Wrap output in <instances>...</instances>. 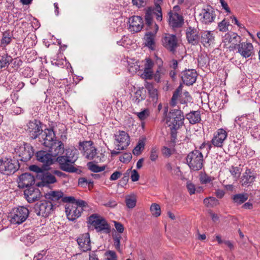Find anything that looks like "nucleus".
<instances>
[{"label": "nucleus", "instance_id": "obj_1", "mask_svg": "<svg viewBox=\"0 0 260 260\" xmlns=\"http://www.w3.org/2000/svg\"><path fill=\"white\" fill-rule=\"evenodd\" d=\"M78 158V150L74 147H71L66 149V155L58 156L57 161L60 165L61 169L63 171L74 173L77 171L72 164Z\"/></svg>", "mask_w": 260, "mask_h": 260}, {"label": "nucleus", "instance_id": "obj_2", "mask_svg": "<svg viewBox=\"0 0 260 260\" xmlns=\"http://www.w3.org/2000/svg\"><path fill=\"white\" fill-rule=\"evenodd\" d=\"M184 116L180 110H171L166 117V123L170 127L172 137L175 139L177 136V130L183 124Z\"/></svg>", "mask_w": 260, "mask_h": 260}, {"label": "nucleus", "instance_id": "obj_3", "mask_svg": "<svg viewBox=\"0 0 260 260\" xmlns=\"http://www.w3.org/2000/svg\"><path fill=\"white\" fill-rule=\"evenodd\" d=\"M191 98L188 91L182 92V85L180 84L174 91L172 97L170 102V105L174 107L177 105L178 101V109L183 110L187 106V104L190 102Z\"/></svg>", "mask_w": 260, "mask_h": 260}, {"label": "nucleus", "instance_id": "obj_4", "mask_svg": "<svg viewBox=\"0 0 260 260\" xmlns=\"http://www.w3.org/2000/svg\"><path fill=\"white\" fill-rule=\"evenodd\" d=\"M186 161L190 169L194 171L201 170L205 162L202 153L198 150L189 152L186 157Z\"/></svg>", "mask_w": 260, "mask_h": 260}, {"label": "nucleus", "instance_id": "obj_5", "mask_svg": "<svg viewBox=\"0 0 260 260\" xmlns=\"http://www.w3.org/2000/svg\"><path fill=\"white\" fill-rule=\"evenodd\" d=\"M29 215L28 209L24 206L13 208L10 212L8 218L12 224H20L24 222Z\"/></svg>", "mask_w": 260, "mask_h": 260}, {"label": "nucleus", "instance_id": "obj_6", "mask_svg": "<svg viewBox=\"0 0 260 260\" xmlns=\"http://www.w3.org/2000/svg\"><path fill=\"white\" fill-rule=\"evenodd\" d=\"M154 7H147V31L154 27V23H156L151 16L155 15L158 22H161L162 20V9L160 5L162 2H154Z\"/></svg>", "mask_w": 260, "mask_h": 260}, {"label": "nucleus", "instance_id": "obj_7", "mask_svg": "<svg viewBox=\"0 0 260 260\" xmlns=\"http://www.w3.org/2000/svg\"><path fill=\"white\" fill-rule=\"evenodd\" d=\"M127 69L132 74H137L146 81V60L135 61L131 59L127 60Z\"/></svg>", "mask_w": 260, "mask_h": 260}, {"label": "nucleus", "instance_id": "obj_8", "mask_svg": "<svg viewBox=\"0 0 260 260\" xmlns=\"http://www.w3.org/2000/svg\"><path fill=\"white\" fill-rule=\"evenodd\" d=\"M87 204L83 200H78L75 205H67L66 213L69 220L74 221L81 216L83 208L86 207Z\"/></svg>", "mask_w": 260, "mask_h": 260}, {"label": "nucleus", "instance_id": "obj_9", "mask_svg": "<svg viewBox=\"0 0 260 260\" xmlns=\"http://www.w3.org/2000/svg\"><path fill=\"white\" fill-rule=\"evenodd\" d=\"M19 168L18 161L10 158L4 157L0 159V172L3 174L10 175L14 174Z\"/></svg>", "mask_w": 260, "mask_h": 260}, {"label": "nucleus", "instance_id": "obj_10", "mask_svg": "<svg viewBox=\"0 0 260 260\" xmlns=\"http://www.w3.org/2000/svg\"><path fill=\"white\" fill-rule=\"evenodd\" d=\"M79 150L83 152V155L89 159H94V161L98 162L100 158L97 156L96 149L93 146V143L91 141H85L80 142L79 145Z\"/></svg>", "mask_w": 260, "mask_h": 260}, {"label": "nucleus", "instance_id": "obj_11", "mask_svg": "<svg viewBox=\"0 0 260 260\" xmlns=\"http://www.w3.org/2000/svg\"><path fill=\"white\" fill-rule=\"evenodd\" d=\"M114 144L117 150H124L130 144V137L125 131H118L114 135Z\"/></svg>", "mask_w": 260, "mask_h": 260}, {"label": "nucleus", "instance_id": "obj_12", "mask_svg": "<svg viewBox=\"0 0 260 260\" xmlns=\"http://www.w3.org/2000/svg\"><path fill=\"white\" fill-rule=\"evenodd\" d=\"M88 221L97 232H109V225L103 217L96 214H92L89 217Z\"/></svg>", "mask_w": 260, "mask_h": 260}, {"label": "nucleus", "instance_id": "obj_13", "mask_svg": "<svg viewBox=\"0 0 260 260\" xmlns=\"http://www.w3.org/2000/svg\"><path fill=\"white\" fill-rule=\"evenodd\" d=\"M255 121L253 115L245 114L237 117L235 120V124L238 125L242 129L247 130L254 126Z\"/></svg>", "mask_w": 260, "mask_h": 260}, {"label": "nucleus", "instance_id": "obj_14", "mask_svg": "<svg viewBox=\"0 0 260 260\" xmlns=\"http://www.w3.org/2000/svg\"><path fill=\"white\" fill-rule=\"evenodd\" d=\"M163 46L173 54H175L178 46V40L175 35L166 34L162 39Z\"/></svg>", "mask_w": 260, "mask_h": 260}, {"label": "nucleus", "instance_id": "obj_15", "mask_svg": "<svg viewBox=\"0 0 260 260\" xmlns=\"http://www.w3.org/2000/svg\"><path fill=\"white\" fill-rule=\"evenodd\" d=\"M15 151L20 157V160L23 161L30 160L34 154L33 147L27 143H23V145L16 148Z\"/></svg>", "mask_w": 260, "mask_h": 260}, {"label": "nucleus", "instance_id": "obj_16", "mask_svg": "<svg viewBox=\"0 0 260 260\" xmlns=\"http://www.w3.org/2000/svg\"><path fill=\"white\" fill-rule=\"evenodd\" d=\"M241 37L236 32H229L223 37L222 42L225 45L231 44L229 48L230 50L236 49L238 43H240Z\"/></svg>", "mask_w": 260, "mask_h": 260}, {"label": "nucleus", "instance_id": "obj_17", "mask_svg": "<svg viewBox=\"0 0 260 260\" xmlns=\"http://www.w3.org/2000/svg\"><path fill=\"white\" fill-rule=\"evenodd\" d=\"M228 137V133L222 128L218 129L213 135L211 142L214 147L222 148Z\"/></svg>", "mask_w": 260, "mask_h": 260}, {"label": "nucleus", "instance_id": "obj_18", "mask_svg": "<svg viewBox=\"0 0 260 260\" xmlns=\"http://www.w3.org/2000/svg\"><path fill=\"white\" fill-rule=\"evenodd\" d=\"M128 29L132 32L140 31L144 26L143 18L139 16H133L129 18Z\"/></svg>", "mask_w": 260, "mask_h": 260}, {"label": "nucleus", "instance_id": "obj_19", "mask_svg": "<svg viewBox=\"0 0 260 260\" xmlns=\"http://www.w3.org/2000/svg\"><path fill=\"white\" fill-rule=\"evenodd\" d=\"M169 25L173 28L181 27L183 23V17L176 12L170 10L168 13Z\"/></svg>", "mask_w": 260, "mask_h": 260}, {"label": "nucleus", "instance_id": "obj_20", "mask_svg": "<svg viewBox=\"0 0 260 260\" xmlns=\"http://www.w3.org/2000/svg\"><path fill=\"white\" fill-rule=\"evenodd\" d=\"M54 210V206L50 201H44L36 207L37 214L43 217H47L51 214Z\"/></svg>", "mask_w": 260, "mask_h": 260}, {"label": "nucleus", "instance_id": "obj_21", "mask_svg": "<svg viewBox=\"0 0 260 260\" xmlns=\"http://www.w3.org/2000/svg\"><path fill=\"white\" fill-rule=\"evenodd\" d=\"M198 73L194 69H186L181 73V79L187 86L192 85L197 80Z\"/></svg>", "mask_w": 260, "mask_h": 260}, {"label": "nucleus", "instance_id": "obj_22", "mask_svg": "<svg viewBox=\"0 0 260 260\" xmlns=\"http://www.w3.org/2000/svg\"><path fill=\"white\" fill-rule=\"evenodd\" d=\"M200 21L204 24H209L214 21L216 14L213 8L210 6L202 10L200 14Z\"/></svg>", "mask_w": 260, "mask_h": 260}, {"label": "nucleus", "instance_id": "obj_23", "mask_svg": "<svg viewBox=\"0 0 260 260\" xmlns=\"http://www.w3.org/2000/svg\"><path fill=\"white\" fill-rule=\"evenodd\" d=\"M41 123L40 121L35 120L28 123L27 131L29 133L30 137L35 139L43 132L41 127Z\"/></svg>", "mask_w": 260, "mask_h": 260}, {"label": "nucleus", "instance_id": "obj_24", "mask_svg": "<svg viewBox=\"0 0 260 260\" xmlns=\"http://www.w3.org/2000/svg\"><path fill=\"white\" fill-rule=\"evenodd\" d=\"M256 177V173L250 169H246L241 178L240 182L242 186L248 187L255 181Z\"/></svg>", "mask_w": 260, "mask_h": 260}, {"label": "nucleus", "instance_id": "obj_25", "mask_svg": "<svg viewBox=\"0 0 260 260\" xmlns=\"http://www.w3.org/2000/svg\"><path fill=\"white\" fill-rule=\"evenodd\" d=\"M186 37L188 42L191 45H197L200 41V35L198 30L194 27L189 26L185 30Z\"/></svg>", "mask_w": 260, "mask_h": 260}, {"label": "nucleus", "instance_id": "obj_26", "mask_svg": "<svg viewBox=\"0 0 260 260\" xmlns=\"http://www.w3.org/2000/svg\"><path fill=\"white\" fill-rule=\"evenodd\" d=\"M55 135L52 129H46L42 134L40 142L46 148L55 141Z\"/></svg>", "mask_w": 260, "mask_h": 260}, {"label": "nucleus", "instance_id": "obj_27", "mask_svg": "<svg viewBox=\"0 0 260 260\" xmlns=\"http://www.w3.org/2000/svg\"><path fill=\"white\" fill-rule=\"evenodd\" d=\"M37 160L43 164L44 169H47V167L53 162V159L50 153L45 151H40L36 153Z\"/></svg>", "mask_w": 260, "mask_h": 260}, {"label": "nucleus", "instance_id": "obj_28", "mask_svg": "<svg viewBox=\"0 0 260 260\" xmlns=\"http://www.w3.org/2000/svg\"><path fill=\"white\" fill-rule=\"evenodd\" d=\"M238 52L243 57L247 58L251 55L253 52V45L250 43L242 42L238 44L237 48Z\"/></svg>", "mask_w": 260, "mask_h": 260}, {"label": "nucleus", "instance_id": "obj_29", "mask_svg": "<svg viewBox=\"0 0 260 260\" xmlns=\"http://www.w3.org/2000/svg\"><path fill=\"white\" fill-rule=\"evenodd\" d=\"M80 249L86 252L91 249L90 240L89 235L88 233L80 235L77 240Z\"/></svg>", "mask_w": 260, "mask_h": 260}, {"label": "nucleus", "instance_id": "obj_30", "mask_svg": "<svg viewBox=\"0 0 260 260\" xmlns=\"http://www.w3.org/2000/svg\"><path fill=\"white\" fill-rule=\"evenodd\" d=\"M200 39L201 43L207 47L214 43L215 36L213 31L204 30L201 32Z\"/></svg>", "mask_w": 260, "mask_h": 260}, {"label": "nucleus", "instance_id": "obj_31", "mask_svg": "<svg viewBox=\"0 0 260 260\" xmlns=\"http://www.w3.org/2000/svg\"><path fill=\"white\" fill-rule=\"evenodd\" d=\"M34 177L29 173H24L19 177V181L18 182V186L20 188H29L35 183Z\"/></svg>", "mask_w": 260, "mask_h": 260}, {"label": "nucleus", "instance_id": "obj_32", "mask_svg": "<svg viewBox=\"0 0 260 260\" xmlns=\"http://www.w3.org/2000/svg\"><path fill=\"white\" fill-rule=\"evenodd\" d=\"M50 146H49L48 152L52 156H56L58 154H61L64 151V146L63 143L60 141L55 140Z\"/></svg>", "mask_w": 260, "mask_h": 260}, {"label": "nucleus", "instance_id": "obj_33", "mask_svg": "<svg viewBox=\"0 0 260 260\" xmlns=\"http://www.w3.org/2000/svg\"><path fill=\"white\" fill-rule=\"evenodd\" d=\"M24 196L29 203H32L39 200L41 197V193L38 188L29 187L24 192Z\"/></svg>", "mask_w": 260, "mask_h": 260}, {"label": "nucleus", "instance_id": "obj_34", "mask_svg": "<svg viewBox=\"0 0 260 260\" xmlns=\"http://www.w3.org/2000/svg\"><path fill=\"white\" fill-rule=\"evenodd\" d=\"M158 28V25L154 23V27L151 28L152 30L147 31V47L151 50L155 49V38Z\"/></svg>", "mask_w": 260, "mask_h": 260}, {"label": "nucleus", "instance_id": "obj_35", "mask_svg": "<svg viewBox=\"0 0 260 260\" xmlns=\"http://www.w3.org/2000/svg\"><path fill=\"white\" fill-rule=\"evenodd\" d=\"M186 118L191 124L199 123L201 120L200 111L199 110L190 111L186 115Z\"/></svg>", "mask_w": 260, "mask_h": 260}, {"label": "nucleus", "instance_id": "obj_36", "mask_svg": "<svg viewBox=\"0 0 260 260\" xmlns=\"http://www.w3.org/2000/svg\"><path fill=\"white\" fill-rule=\"evenodd\" d=\"M162 65H159L157 69L154 73L152 68H148V77H147V80H151L154 79V81L156 83H159L160 82V72L161 71Z\"/></svg>", "mask_w": 260, "mask_h": 260}, {"label": "nucleus", "instance_id": "obj_37", "mask_svg": "<svg viewBox=\"0 0 260 260\" xmlns=\"http://www.w3.org/2000/svg\"><path fill=\"white\" fill-rule=\"evenodd\" d=\"M248 199V194L247 193H241L234 194L232 197L233 203L237 206L241 205Z\"/></svg>", "mask_w": 260, "mask_h": 260}, {"label": "nucleus", "instance_id": "obj_38", "mask_svg": "<svg viewBox=\"0 0 260 260\" xmlns=\"http://www.w3.org/2000/svg\"><path fill=\"white\" fill-rule=\"evenodd\" d=\"M147 90L149 92L150 102L156 103L158 100L157 89L154 87L152 83L147 82Z\"/></svg>", "mask_w": 260, "mask_h": 260}, {"label": "nucleus", "instance_id": "obj_39", "mask_svg": "<svg viewBox=\"0 0 260 260\" xmlns=\"http://www.w3.org/2000/svg\"><path fill=\"white\" fill-rule=\"evenodd\" d=\"M13 38V35L12 32L10 30L4 31L2 34L0 46L4 47H6L11 43Z\"/></svg>", "mask_w": 260, "mask_h": 260}, {"label": "nucleus", "instance_id": "obj_40", "mask_svg": "<svg viewBox=\"0 0 260 260\" xmlns=\"http://www.w3.org/2000/svg\"><path fill=\"white\" fill-rule=\"evenodd\" d=\"M63 192L61 191H50L45 194L46 199L52 201H56L62 198Z\"/></svg>", "mask_w": 260, "mask_h": 260}, {"label": "nucleus", "instance_id": "obj_41", "mask_svg": "<svg viewBox=\"0 0 260 260\" xmlns=\"http://www.w3.org/2000/svg\"><path fill=\"white\" fill-rule=\"evenodd\" d=\"M12 60V57L8 55V54H5L3 55L0 56V69L8 67Z\"/></svg>", "mask_w": 260, "mask_h": 260}, {"label": "nucleus", "instance_id": "obj_42", "mask_svg": "<svg viewBox=\"0 0 260 260\" xmlns=\"http://www.w3.org/2000/svg\"><path fill=\"white\" fill-rule=\"evenodd\" d=\"M56 182L55 177L50 174H46L43 175L42 178V183L43 186L47 185L48 184H52Z\"/></svg>", "mask_w": 260, "mask_h": 260}, {"label": "nucleus", "instance_id": "obj_43", "mask_svg": "<svg viewBox=\"0 0 260 260\" xmlns=\"http://www.w3.org/2000/svg\"><path fill=\"white\" fill-rule=\"evenodd\" d=\"M214 178L209 176L206 173L201 172L199 175V180L202 184H207L212 182Z\"/></svg>", "mask_w": 260, "mask_h": 260}, {"label": "nucleus", "instance_id": "obj_44", "mask_svg": "<svg viewBox=\"0 0 260 260\" xmlns=\"http://www.w3.org/2000/svg\"><path fill=\"white\" fill-rule=\"evenodd\" d=\"M198 66L200 67H206L209 62V58L207 55L201 54L198 58Z\"/></svg>", "mask_w": 260, "mask_h": 260}, {"label": "nucleus", "instance_id": "obj_45", "mask_svg": "<svg viewBox=\"0 0 260 260\" xmlns=\"http://www.w3.org/2000/svg\"><path fill=\"white\" fill-rule=\"evenodd\" d=\"M152 215L156 217L160 215L161 210L159 205L157 204H152L150 208Z\"/></svg>", "mask_w": 260, "mask_h": 260}, {"label": "nucleus", "instance_id": "obj_46", "mask_svg": "<svg viewBox=\"0 0 260 260\" xmlns=\"http://www.w3.org/2000/svg\"><path fill=\"white\" fill-rule=\"evenodd\" d=\"M145 146V143L143 141H139L138 144L134 148L133 151V153L134 155H139L142 150H144Z\"/></svg>", "mask_w": 260, "mask_h": 260}, {"label": "nucleus", "instance_id": "obj_47", "mask_svg": "<svg viewBox=\"0 0 260 260\" xmlns=\"http://www.w3.org/2000/svg\"><path fill=\"white\" fill-rule=\"evenodd\" d=\"M230 23L225 19L222 20L218 24V28L220 31L226 32L229 30Z\"/></svg>", "mask_w": 260, "mask_h": 260}, {"label": "nucleus", "instance_id": "obj_48", "mask_svg": "<svg viewBox=\"0 0 260 260\" xmlns=\"http://www.w3.org/2000/svg\"><path fill=\"white\" fill-rule=\"evenodd\" d=\"M88 168L92 172L98 173L104 171L105 169V166L99 167L96 165L94 164L92 162H89L87 164Z\"/></svg>", "mask_w": 260, "mask_h": 260}, {"label": "nucleus", "instance_id": "obj_49", "mask_svg": "<svg viewBox=\"0 0 260 260\" xmlns=\"http://www.w3.org/2000/svg\"><path fill=\"white\" fill-rule=\"evenodd\" d=\"M21 241L23 242L26 245L30 246L35 241V239L34 236L27 235L22 237L21 238Z\"/></svg>", "mask_w": 260, "mask_h": 260}, {"label": "nucleus", "instance_id": "obj_50", "mask_svg": "<svg viewBox=\"0 0 260 260\" xmlns=\"http://www.w3.org/2000/svg\"><path fill=\"white\" fill-rule=\"evenodd\" d=\"M143 89H139L136 92L133 100L136 103H139L141 101L145 99V95L143 94Z\"/></svg>", "mask_w": 260, "mask_h": 260}, {"label": "nucleus", "instance_id": "obj_51", "mask_svg": "<svg viewBox=\"0 0 260 260\" xmlns=\"http://www.w3.org/2000/svg\"><path fill=\"white\" fill-rule=\"evenodd\" d=\"M104 256L106 260H117L116 252L113 250H107L105 252Z\"/></svg>", "mask_w": 260, "mask_h": 260}, {"label": "nucleus", "instance_id": "obj_52", "mask_svg": "<svg viewBox=\"0 0 260 260\" xmlns=\"http://www.w3.org/2000/svg\"><path fill=\"white\" fill-rule=\"evenodd\" d=\"M118 43L119 45L127 48H128V45H130L132 44L131 40L126 36H123L121 39L118 42Z\"/></svg>", "mask_w": 260, "mask_h": 260}, {"label": "nucleus", "instance_id": "obj_53", "mask_svg": "<svg viewBox=\"0 0 260 260\" xmlns=\"http://www.w3.org/2000/svg\"><path fill=\"white\" fill-rule=\"evenodd\" d=\"M131 173V178L134 182L137 181L139 179V175L136 170H132L131 169H128L126 171V174H129Z\"/></svg>", "mask_w": 260, "mask_h": 260}, {"label": "nucleus", "instance_id": "obj_54", "mask_svg": "<svg viewBox=\"0 0 260 260\" xmlns=\"http://www.w3.org/2000/svg\"><path fill=\"white\" fill-rule=\"evenodd\" d=\"M158 156V148L156 147L152 148L150 152V159L153 161H155L157 159Z\"/></svg>", "mask_w": 260, "mask_h": 260}, {"label": "nucleus", "instance_id": "obj_55", "mask_svg": "<svg viewBox=\"0 0 260 260\" xmlns=\"http://www.w3.org/2000/svg\"><path fill=\"white\" fill-rule=\"evenodd\" d=\"M132 158L131 153H125L119 157V160L123 163H127L130 161Z\"/></svg>", "mask_w": 260, "mask_h": 260}, {"label": "nucleus", "instance_id": "obj_56", "mask_svg": "<svg viewBox=\"0 0 260 260\" xmlns=\"http://www.w3.org/2000/svg\"><path fill=\"white\" fill-rule=\"evenodd\" d=\"M113 241H114V245L115 247V248L119 251H120V241L121 238V236L120 235H116L115 236H113Z\"/></svg>", "mask_w": 260, "mask_h": 260}, {"label": "nucleus", "instance_id": "obj_57", "mask_svg": "<svg viewBox=\"0 0 260 260\" xmlns=\"http://www.w3.org/2000/svg\"><path fill=\"white\" fill-rule=\"evenodd\" d=\"M230 172L231 175L235 178H238L240 174L239 169L237 167L232 166L230 169Z\"/></svg>", "mask_w": 260, "mask_h": 260}, {"label": "nucleus", "instance_id": "obj_58", "mask_svg": "<svg viewBox=\"0 0 260 260\" xmlns=\"http://www.w3.org/2000/svg\"><path fill=\"white\" fill-rule=\"evenodd\" d=\"M126 204L129 208H133L136 206V201L135 199L132 198H128L125 200Z\"/></svg>", "mask_w": 260, "mask_h": 260}, {"label": "nucleus", "instance_id": "obj_59", "mask_svg": "<svg viewBox=\"0 0 260 260\" xmlns=\"http://www.w3.org/2000/svg\"><path fill=\"white\" fill-rule=\"evenodd\" d=\"M132 3L138 8L143 7L146 5V0H132Z\"/></svg>", "mask_w": 260, "mask_h": 260}, {"label": "nucleus", "instance_id": "obj_60", "mask_svg": "<svg viewBox=\"0 0 260 260\" xmlns=\"http://www.w3.org/2000/svg\"><path fill=\"white\" fill-rule=\"evenodd\" d=\"M186 187L190 194H193L196 192L195 185L190 181H187L186 183Z\"/></svg>", "mask_w": 260, "mask_h": 260}, {"label": "nucleus", "instance_id": "obj_61", "mask_svg": "<svg viewBox=\"0 0 260 260\" xmlns=\"http://www.w3.org/2000/svg\"><path fill=\"white\" fill-rule=\"evenodd\" d=\"M162 155L166 157H169L172 154L171 150L167 147L164 146L161 150Z\"/></svg>", "mask_w": 260, "mask_h": 260}, {"label": "nucleus", "instance_id": "obj_62", "mask_svg": "<svg viewBox=\"0 0 260 260\" xmlns=\"http://www.w3.org/2000/svg\"><path fill=\"white\" fill-rule=\"evenodd\" d=\"M74 197H67L63 198V201L66 203H70L69 205H75L76 204V202L77 201Z\"/></svg>", "mask_w": 260, "mask_h": 260}, {"label": "nucleus", "instance_id": "obj_63", "mask_svg": "<svg viewBox=\"0 0 260 260\" xmlns=\"http://www.w3.org/2000/svg\"><path fill=\"white\" fill-rule=\"evenodd\" d=\"M209 199L210 201V207H213L219 205V201L215 197H209Z\"/></svg>", "mask_w": 260, "mask_h": 260}, {"label": "nucleus", "instance_id": "obj_64", "mask_svg": "<svg viewBox=\"0 0 260 260\" xmlns=\"http://www.w3.org/2000/svg\"><path fill=\"white\" fill-rule=\"evenodd\" d=\"M121 175L122 174L121 172L119 171H115L111 175L110 177V180L112 181L116 180L117 179L120 177Z\"/></svg>", "mask_w": 260, "mask_h": 260}]
</instances>
